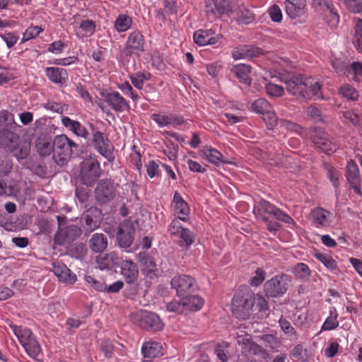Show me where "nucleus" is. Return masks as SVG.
Here are the masks:
<instances>
[{
  "label": "nucleus",
  "mask_w": 362,
  "mask_h": 362,
  "mask_svg": "<svg viewBox=\"0 0 362 362\" xmlns=\"http://www.w3.org/2000/svg\"><path fill=\"white\" fill-rule=\"evenodd\" d=\"M230 343L228 341H221L217 343L214 347V354L221 362H228L230 358L228 348Z\"/></svg>",
  "instance_id": "nucleus-40"
},
{
  "label": "nucleus",
  "mask_w": 362,
  "mask_h": 362,
  "mask_svg": "<svg viewBox=\"0 0 362 362\" xmlns=\"http://www.w3.org/2000/svg\"><path fill=\"white\" fill-rule=\"evenodd\" d=\"M265 88L267 94L271 97H281L284 93V89L282 86L272 83H267Z\"/></svg>",
  "instance_id": "nucleus-55"
},
{
  "label": "nucleus",
  "mask_w": 362,
  "mask_h": 362,
  "mask_svg": "<svg viewBox=\"0 0 362 362\" xmlns=\"http://www.w3.org/2000/svg\"><path fill=\"white\" fill-rule=\"evenodd\" d=\"M200 156L209 163L218 165L221 163H228L223 159V154L215 148L206 146L200 151Z\"/></svg>",
  "instance_id": "nucleus-32"
},
{
  "label": "nucleus",
  "mask_w": 362,
  "mask_h": 362,
  "mask_svg": "<svg viewBox=\"0 0 362 362\" xmlns=\"http://www.w3.org/2000/svg\"><path fill=\"white\" fill-rule=\"evenodd\" d=\"M96 23L89 19L81 21L79 26L76 29V35L79 39L91 37L95 32Z\"/></svg>",
  "instance_id": "nucleus-35"
},
{
  "label": "nucleus",
  "mask_w": 362,
  "mask_h": 362,
  "mask_svg": "<svg viewBox=\"0 0 362 362\" xmlns=\"http://www.w3.org/2000/svg\"><path fill=\"white\" fill-rule=\"evenodd\" d=\"M353 44L359 52L362 53V20L358 19L355 25V35Z\"/></svg>",
  "instance_id": "nucleus-47"
},
{
  "label": "nucleus",
  "mask_w": 362,
  "mask_h": 362,
  "mask_svg": "<svg viewBox=\"0 0 362 362\" xmlns=\"http://www.w3.org/2000/svg\"><path fill=\"white\" fill-rule=\"evenodd\" d=\"M142 362H153L156 358L163 355L161 343L155 341H146L142 344Z\"/></svg>",
  "instance_id": "nucleus-20"
},
{
  "label": "nucleus",
  "mask_w": 362,
  "mask_h": 362,
  "mask_svg": "<svg viewBox=\"0 0 362 362\" xmlns=\"http://www.w3.org/2000/svg\"><path fill=\"white\" fill-rule=\"evenodd\" d=\"M139 259L141 264V272L146 277L153 279L159 276L154 259L146 253H140Z\"/></svg>",
  "instance_id": "nucleus-22"
},
{
  "label": "nucleus",
  "mask_w": 362,
  "mask_h": 362,
  "mask_svg": "<svg viewBox=\"0 0 362 362\" xmlns=\"http://www.w3.org/2000/svg\"><path fill=\"white\" fill-rule=\"evenodd\" d=\"M45 72L47 78L56 84H64L69 77L66 70L63 68L46 67Z\"/></svg>",
  "instance_id": "nucleus-30"
},
{
  "label": "nucleus",
  "mask_w": 362,
  "mask_h": 362,
  "mask_svg": "<svg viewBox=\"0 0 362 362\" xmlns=\"http://www.w3.org/2000/svg\"><path fill=\"white\" fill-rule=\"evenodd\" d=\"M131 320L137 327L151 332H158L163 329L164 324L155 313L141 310L132 314Z\"/></svg>",
  "instance_id": "nucleus-7"
},
{
  "label": "nucleus",
  "mask_w": 362,
  "mask_h": 362,
  "mask_svg": "<svg viewBox=\"0 0 362 362\" xmlns=\"http://www.w3.org/2000/svg\"><path fill=\"white\" fill-rule=\"evenodd\" d=\"M134 233V227L132 222L124 221L121 223L117 233L119 245L124 248L129 247L133 243Z\"/></svg>",
  "instance_id": "nucleus-16"
},
{
  "label": "nucleus",
  "mask_w": 362,
  "mask_h": 362,
  "mask_svg": "<svg viewBox=\"0 0 362 362\" xmlns=\"http://www.w3.org/2000/svg\"><path fill=\"white\" fill-rule=\"evenodd\" d=\"M54 141L45 139H38L36 143L37 152L42 156H49L54 151Z\"/></svg>",
  "instance_id": "nucleus-44"
},
{
  "label": "nucleus",
  "mask_w": 362,
  "mask_h": 362,
  "mask_svg": "<svg viewBox=\"0 0 362 362\" xmlns=\"http://www.w3.org/2000/svg\"><path fill=\"white\" fill-rule=\"evenodd\" d=\"M173 288L176 291L177 296L184 297L188 293L193 291L196 287L195 279L187 274H179L173 276L170 281Z\"/></svg>",
  "instance_id": "nucleus-12"
},
{
  "label": "nucleus",
  "mask_w": 362,
  "mask_h": 362,
  "mask_svg": "<svg viewBox=\"0 0 362 362\" xmlns=\"http://www.w3.org/2000/svg\"><path fill=\"white\" fill-rule=\"evenodd\" d=\"M107 238L105 235L96 233L90 238L88 245L93 252H101L107 248Z\"/></svg>",
  "instance_id": "nucleus-36"
},
{
  "label": "nucleus",
  "mask_w": 362,
  "mask_h": 362,
  "mask_svg": "<svg viewBox=\"0 0 362 362\" xmlns=\"http://www.w3.org/2000/svg\"><path fill=\"white\" fill-rule=\"evenodd\" d=\"M222 38V35L216 33L213 29H200L194 33V42L199 46L216 45Z\"/></svg>",
  "instance_id": "nucleus-18"
},
{
  "label": "nucleus",
  "mask_w": 362,
  "mask_h": 362,
  "mask_svg": "<svg viewBox=\"0 0 362 362\" xmlns=\"http://www.w3.org/2000/svg\"><path fill=\"white\" fill-rule=\"evenodd\" d=\"M310 269L306 264L298 263L293 269V274L299 279H305L310 276Z\"/></svg>",
  "instance_id": "nucleus-52"
},
{
  "label": "nucleus",
  "mask_w": 362,
  "mask_h": 362,
  "mask_svg": "<svg viewBox=\"0 0 362 362\" xmlns=\"http://www.w3.org/2000/svg\"><path fill=\"white\" fill-rule=\"evenodd\" d=\"M182 299L179 300H172L167 304V310L169 312H174L177 313H182L185 309V304H184V297H181Z\"/></svg>",
  "instance_id": "nucleus-54"
},
{
  "label": "nucleus",
  "mask_w": 362,
  "mask_h": 362,
  "mask_svg": "<svg viewBox=\"0 0 362 362\" xmlns=\"http://www.w3.org/2000/svg\"><path fill=\"white\" fill-rule=\"evenodd\" d=\"M287 91L296 97L310 99L314 96L321 97L322 83L312 77L295 75L285 81Z\"/></svg>",
  "instance_id": "nucleus-1"
},
{
  "label": "nucleus",
  "mask_w": 362,
  "mask_h": 362,
  "mask_svg": "<svg viewBox=\"0 0 362 362\" xmlns=\"http://www.w3.org/2000/svg\"><path fill=\"white\" fill-rule=\"evenodd\" d=\"M53 146L54 148L53 158L57 165L63 166L71 158L74 148L77 149L78 144L66 135L61 134L55 136Z\"/></svg>",
  "instance_id": "nucleus-5"
},
{
  "label": "nucleus",
  "mask_w": 362,
  "mask_h": 362,
  "mask_svg": "<svg viewBox=\"0 0 362 362\" xmlns=\"http://www.w3.org/2000/svg\"><path fill=\"white\" fill-rule=\"evenodd\" d=\"M325 168L327 171V175L332 182L334 187L337 189L339 186V174L337 170L330 164H325Z\"/></svg>",
  "instance_id": "nucleus-51"
},
{
  "label": "nucleus",
  "mask_w": 362,
  "mask_h": 362,
  "mask_svg": "<svg viewBox=\"0 0 362 362\" xmlns=\"http://www.w3.org/2000/svg\"><path fill=\"white\" fill-rule=\"evenodd\" d=\"M338 313L334 307L329 308V315L322 325V331H329L339 326Z\"/></svg>",
  "instance_id": "nucleus-38"
},
{
  "label": "nucleus",
  "mask_w": 362,
  "mask_h": 362,
  "mask_svg": "<svg viewBox=\"0 0 362 362\" xmlns=\"http://www.w3.org/2000/svg\"><path fill=\"white\" fill-rule=\"evenodd\" d=\"M173 206L174 214L177 218L183 221H186L189 218L190 209L178 192L174 193Z\"/></svg>",
  "instance_id": "nucleus-23"
},
{
  "label": "nucleus",
  "mask_w": 362,
  "mask_h": 362,
  "mask_svg": "<svg viewBox=\"0 0 362 362\" xmlns=\"http://www.w3.org/2000/svg\"><path fill=\"white\" fill-rule=\"evenodd\" d=\"M146 173L151 178L159 175V165L157 162L154 160H150L146 165Z\"/></svg>",
  "instance_id": "nucleus-62"
},
{
  "label": "nucleus",
  "mask_w": 362,
  "mask_h": 362,
  "mask_svg": "<svg viewBox=\"0 0 362 362\" xmlns=\"http://www.w3.org/2000/svg\"><path fill=\"white\" fill-rule=\"evenodd\" d=\"M216 12L220 14L229 15L233 12L232 0H213Z\"/></svg>",
  "instance_id": "nucleus-45"
},
{
  "label": "nucleus",
  "mask_w": 362,
  "mask_h": 362,
  "mask_svg": "<svg viewBox=\"0 0 362 362\" xmlns=\"http://www.w3.org/2000/svg\"><path fill=\"white\" fill-rule=\"evenodd\" d=\"M146 45L144 36L141 31L136 30L129 34L123 52L126 56H139L146 50Z\"/></svg>",
  "instance_id": "nucleus-11"
},
{
  "label": "nucleus",
  "mask_w": 362,
  "mask_h": 362,
  "mask_svg": "<svg viewBox=\"0 0 362 362\" xmlns=\"http://www.w3.org/2000/svg\"><path fill=\"white\" fill-rule=\"evenodd\" d=\"M306 11V0H286V13L291 19L303 17Z\"/></svg>",
  "instance_id": "nucleus-25"
},
{
  "label": "nucleus",
  "mask_w": 362,
  "mask_h": 362,
  "mask_svg": "<svg viewBox=\"0 0 362 362\" xmlns=\"http://www.w3.org/2000/svg\"><path fill=\"white\" fill-rule=\"evenodd\" d=\"M66 47V45L62 40H57L48 45L47 51L56 54H61Z\"/></svg>",
  "instance_id": "nucleus-61"
},
{
  "label": "nucleus",
  "mask_w": 362,
  "mask_h": 362,
  "mask_svg": "<svg viewBox=\"0 0 362 362\" xmlns=\"http://www.w3.org/2000/svg\"><path fill=\"white\" fill-rule=\"evenodd\" d=\"M263 54V50L255 46L243 45L232 52V56L235 59L246 57H257Z\"/></svg>",
  "instance_id": "nucleus-29"
},
{
  "label": "nucleus",
  "mask_w": 362,
  "mask_h": 362,
  "mask_svg": "<svg viewBox=\"0 0 362 362\" xmlns=\"http://www.w3.org/2000/svg\"><path fill=\"white\" fill-rule=\"evenodd\" d=\"M100 163L95 158L85 159L81 163V180L86 186H92L100 176Z\"/></svg>",
  "instance_id": "nucleus-9"
},
{
  "label": "nucleus",
  "mask_w": 362,
  "mask_h": 362,
  "mask_svg": "<svg viewBox=\"0 0 362 362\" xmlns=\"http://www.w3.org/2000/svg\"><path fill=\"white\" fill-rule=\"evenodd\" d=\"M332 213L322 207L312 209L310 218L317 228H327L331 224Z\"/></svg>",
  "instance_id": "nucleus-26"
},
{
  "label": "nucleus",
  "mask_w": 362,
  "mask_h": 362,
  "mask_svg": "<svg viewBox=\"0 0 362 362\" xmlns=\"http://www.w3.org/2000/svg\"><path fill=\"white\" fill-rule=\"evenodd\" d=\"M279 323L282 331L284 332L285 334H287L291 337L296 335V332L294 327L286 319L281 317L279 320Z\"/></svg>",
  "instance_id": "nucleus-58"
},
{
  "label": "nucleus",
  "mask_w": 362,
  "mask_h": 362,
  "mask_svg": "<svg viewBox=\"0 0 362 362\" xmlns=\"http://www.w3.org/2000/svg\"><path fill=\"white\" fill-rule=\"evenodd\" d=\"M270 18L274 22H281L282 20V12L277 5H273L269 10Z\"/></svg>",
  "instance_id": "nucleus-63"
},
{
  "label": "nucleus",
  "mask_w": 362,
  "mask_h": 362,
  "mask_svg": "<svg viewBox=\"0 0 362 362\" xmlns=\"http://www.w3.org/2000/svg\"><path fill=\"white\" fill-rule=\"evenodd\" d=\"M253 212L255 216L264 221H267L268 215H272L277 220L294 226L295 221L286 213L269 202L261 199L254 204Z\"/></svg>",
  "instance_id": "nucleus-4"
},
{
  "label": "nucleus",
  "mask_w": 362,
  "mask_h": 362,
  "mask_svg": "<svg viewBox=\"0 0 362 362\" xmlns=\"http://www.w3.org/2000/svg\"><path fill=\"white\" fill-rule=\"evenodd\" d=\"M339 93L348 100L354 101L358 100V93L354 87L349 84L341 86L339 90Z\"/></svg>",
  "instance_id": "nucleus-46"
},
{
  "label": "nucleus",
  "mask_w": 362,
  "mask_h": 362,
  "mask_svg": "<svg viewBox=\"0 0 362 362\" xmlns=\"http://www.w3.org/2000/svg\"><path fill=\"white\" fill-rule=\"evenodd\" d=\"M13 119L12 114L6 111H0V128H6L12 122Z\"/></svg>",
  "instance_id": "nucleus-64"
},
{
  "label": "nucleus",
  "mask_w": 362,
  "mask_h": 362,
  "mask_svg": "<svg viewBox=\"0 0 362 362\" xmlns=\"http://www.w3.org/2000/svg\"><path fill=\"white\" fill-rule=\"evenodd\" d=\"M151 77V74L146 71H138L129 76L132 85L139 90L143 88L144 81L150 80Z\"/></svg>",
  "instance_id": "nucleus-42"
},
{
  "label": "nucleus",
  "mask_w": 362,
  "mask_h": 362,
  "mask_svg": "<svg viewBox=\"0 0 362 362\" xmlns=\"http://www.w3.org/2000/svg\"><path fill=\"white\" fill-rule=\"evenodd\" d=\"M132 24V19L125 14H119L115 21V28L119 33H123L129 29Z\"/></svg>",
  "instance_id": "nucleus-43"
},
{
  "label": "nucleus",
  "mask_w": 362,
  "mask_h": 362,
  "mask_svg": "<svg viewBox=\"0 0 362 362\" xmlns=\"http://www.w3.org/2000/svg\"><path fill=\"white\" fill-rule=\"evenodd\" d=\"M347 180L350 187L356 194H361V180L359 170L354 162H350L347 165Z\"/></svg>",
  "instance_id": "nucleus-27"
},
{
  "label": "nucleus",
  "mask_w": 362,
  "mask_h": 362,
  "mask_svg": "<svg viewBox=\"0 0 362 362\" xmlns=\"http://www.w3.org/2000/svg\"><path fill=\"white\" fill-rule=\"evenodd\" d=\"M97 264L100 269H112L118 263V258L115 252H112L104 256H99L96 259Z\"/></svg>",
  "instance_id": "nucleus-37"
},
{
  "label": "nucleus",
  "mask_w": 362,
  "mask_h": 362,
  "mask_svg": "<svg viewBox=\"0 0 362 362\" xmlns=\"http://www.w3.org/2000/svg\"><path fill=\"white\" fill-rule=\"evenodd\" d=\"M255 303L254 293L247 292H237L233 298L232 313L238 319L245 320L250 315V311Z\"/></svg>",
  "instance_id": "nucleus-6"
},
{
  "label": "nucleus",
  "mask_w": 362,
  "mask_h": 362,
  "mask_svg": "<svg viewBox=\"0 0 362 362\" xmlns=\"http://www.w3.org/2000/svg\"><path fill=\"white\" fill-rule=\"evenodd\" d=\"M62 124L68 130L72 132L77 136L87 139L88 136V132L84 126L79 122L71 119L67 116L62 115L61 117Z\"/></svg>",
  "instance_id": "nucleus-28"
},
{
  "label": "nucleus",
  "mask_w": 362,
  "mask_h": 362,
  "mask_svg": "<svg viewBox=\"0 0 362 362\" xmlns=\"http://www.w3.org/2000/svg\"><path fill=\"white\" fill-rule=\"evenodd\" d=\"M178 236L185 242L186 246L191 245L194 241V233L188 228H184Z\"/></svg>",
  "instance_id": "nucleus-59"
},
{
  "label": "nucleus",
  "mask_w": 362,
  "mask_h": 362,
  "mask_svg": "<svg viewBox=\"0 0 362 362\" xmlns=\"http://www.w3.org/2000/svg\"><path fill=\"white\" fill-rule=\"evenodd\" d=\"M251 70V66L245 64H238L233 66L231 71L236 76L240 83L250 86L252 83L250 76Z\"/></svg>",
  "instance_id": "nucleus-34"
},
{
  "label": "nucleus",
  "mask_w": 362,
  "mask_h": 362,
  "mask_svg": "<svg viewBox=\"0 0 362 362\" xmlns=\"http://www.w3.org/2000/svg\"><path fill=\"white\" fill-rule=\"evenodd\" d=\"M345 4L349 11L353 13L362 12V0H346Z\"/></svg>",
  "instance_id": "nucleus-60"
},
{
  "label": "nucleus",
  "mask_w": 362,
  "mask_h": 362,
  "mask_svg": "<svg viewBox=\"0 0 362 362\" xmlns=\"http://www.w3.org/2000/svg\"><path fill=\"white\" fill-rule=\"evenodd\" d=\"M151 118L159 127H177L185 123L184 117L182 115L175 114L153 113L151 115Z\"/></svg>",
  "instance_id": "nucleus-19"
},
{
  "label": "nucleus",
  "mask_w": 362,
  "mask_h": 362,
  "mask_svg": "<svg viewBox=\"0 0 362 362\" xmlns=\"http://www.w3.org/2000/svg\"><path fill=\"white\" fill-rule=\"evenodd\" d=\"M341 115L340 116L344 122H349L353 125H356L358 122V117L356 113H355L351 110H348L342 112Z\"/></svg>",
  "instance_id": "nucleus-57"
},
{
  "label": "nucleus",
  "mask_w": 362,
  "mask_h": 362,
  "mask_svg": "<svg viewBox=\"0 0 362 362\" xmlns=\"http://www.w3.org/2000/svg\"><path fill=\"white\" fill-rule=\"evenodd\" d=\"M52 272L59 281L66 284L73 285L77 280L76 275L60 262L52 263Z\"/></svg>",
  "instance_id": "nucleus-21"
},
{
  "label": "nucleus",
  "mask_w": 362,
  "mask_h": 362,
  "mask_svg": "<svg viewBox=\"0 0 362 362\" xmlns=\"http://www.w3.org/2000/svg\"><path fill=\"white\" fill-rule=\"evenodd\" d=\"M81 234V229L77 226L71 225L62 229L56 234L55 242L59 245L69 243L79 237Z\"/></svg>",
  "instance_id": "nucleus-24"
},
{
  "label": "nucleus",
  "mask_w": 362,
  "mask_h": 362,
  "mask_svg": "<svg viewBox=\"0 0 362 362\" xmlns=\"http://www.w3.org/2000/svg\"><path fill=\"white\" fill-rule=\"evenodd\" d=\"M116 188L110 179H103L99 181L95 189V199L98 202L105 204L114 199Z\"/></svg>",
  "instance_id": "nucleus-14"
},
{
  "label": "nucleus",
  "mask_w": 362,
  "mask_h": 362,
  "mask_svg": "<svg viewBox=\"0 0 362 362\" xmlns=\"http://www.w3.org/2000/svg\"><path fill=\"white\" fill-rule=\"evenodd\" d=\"M184 304H185V308L192 311L199 310L204 304V300L197 295L193 296H184Z\"/></svg>",
  "instance_id": "nucleus-39"
},
{
  "label": "nucleus",
  "mask_w": 362,
  "mask_h": 362,
  "mask_svg": "<svg viewBox=\"0 0 362 362\" xmlns=\"http://www.w3.org/2000/svg\"><path fill=\"white\" fill-rule=\"evenodd\" d=\"M9 327L28 355L35 360H40L42 356V349L32 331L13 324H9Z\"/></svg>",
  "instance_id": "nucleus-3"
},
{
  "label": "nucleus",
  "mask_w": 362,
  "mask_h": 362,
  "mask_svg": "<svg viewBox=\"0 0 362 362\" xmlns=\"http://www.w3.org/2000/svg\"><path fill=\"white\" fill-rule=\"evenodd\" d=\"M102 95L108 105L117 112H122L130 109L128 102L117 91L103 93Z\"/></svg>",
  "instance_id": "nucleus-17"
},
{
  "label": "nucleus",
  "mask_w": 362,
  "mask_h": 362,
  "mask_svg": "<svg viewBox=\"0 0 362 362\" xmlns=\"http://www.w3.org/2000/svg\"><path fill=\"white\" fill-rule=\"evenodd\" d=\"M311 137L315 145L328 155L333 153L337 148V144L334 139L322 129L315 128Z\"/></svg>",
  "instance_id": "nucleus-13"
},
{
  "label": "nucleus",
  "mask_w": 362,
  "mask_h": 362,
  "mask_svg": "<svg viewBox=\"0 0 362 362\" xmlns=\"http://www.w3.org/2000/svg\"><path fill=\"white\" fill-rule=\"evenodd\" d=\"M250 109L262 116L267 129H274L277 126L278 117L272 105L265 98H258L250 103Z\"/></svg>",
  "instance_id": "nucleus-8"
},
{
  "label": "nucleus",
  "mask_w": 362,
  "mask_h": 362,
  "mask_svg": "<svg viewBox=\"0 0 362 362\" xmlns=\"http://www.w3.org/2000/svg\"><path fill=\"white\" fill-rule=\"evenodd\" d=\"M9 327L28 355L35 360H40L42 356V349L32 331L13 324H9Z\"/></svg>",
  "instance_id": "nucleus-2"
},
{
  "label": "nucleus",
  "mask_w": 362,
  "mask_h": 362,
  "mask_svg": "<svg viewBox=\"0 0 362 362\" xmlns=\"http://www.w3.org/2000/svg\"><path fill=\"white\" fill-rule=\"evenodd\" d=\"M101 211L96 207L90 208L83 215L87 230L92 231L100 226Z\"/></svg>",
  "instance_id": "nucleus-33"
},
{
  "label": "nucleus",
  "mask_w": 362,
  "mask_h": 362,
  "mask_svg": "<svg viewBox=\"0 0 362 362\" xmlns=\"http://www.w3.org/2000/svg\"><path fill=\"white\" fill-rule=\"evenodd\" d=\"M289 276L286 274L276 275L267 281L264 285L265 293L276 298L284 295L288 288Z\"/></svg>",
  "instance_id": "nucleus-10"
},
{
  "label": "nucleus",
  "mask_w": 362,
  "mask_h": 362,
  "mask_svg": "<svg viewBox=\"0 0 362 362\" xmlns=\"http://www.w3.org/2000/svg\"><path fill=\"white\" fill-rule=\"evenodd\" d=\"M100 350L107 358H111L113 356L115 348L110 340H103L100 344Z\"/></svg>",
  "instance_id": "nucleus-56"
},
{
  "label": "nucleus",
  "mask_w": 362,
  "mask_h": 362,
  "mask_svg": "<svg viewBox=\"0 0 362 362\" xmlns=\"http://www.w3.org/2000/svg\"><path fill=\"white\" fill-rule=\"evenodd\" d=\"M1 38L5 42L8 49H11L16 44L19 39V35L16 32L6 30L0 34Z\"/></svg>",
  "instance_id": "nucleus-49"
},
{
  "label": "nucleus",
  "mask_w": 362,
  "mask_h": 362,
  "mask_svg": "<svg viewBox=\"0 0 362 362\" xmlns=\"http://www.w3.org/2000/svg\"><path fill=\"white\" fill-rule=\"evenodd\" d=\"M316 259L322 262L328 269L332 271L337 268V262L329 255L323 253H316Z\"/></svg>",
  "instance_id": "nucleus-48"
},
{
  "label": "nucleus",
  "mask_w": 362,
  "mask_h": 362,
  "mask_svg": "<svg viewBox=\"0 0 362 362\" xmlns=\"http://www.w3.org/2000/svg\"><path fill=\"white\" fill-rule=\"evenodd\" d=\"M93 143L95 149L100 155L110 162L114 160L113 146L103 132L96 131L93 134Z\"/></svg>",
  "instance_id": "nucleus-15"
},
{
  "label": "nucleus",
  "mask_w": 362,
  "mask_h": 362,
  "mask_svg": "<svg viewBox=\"0 0 362 362\" xmlns=\"http://www.w3.org/2000/svg\"><path fill=\"white\" fill-rule=\"evenodd\" d=\"M255 21L254 13L249 9L243 7L240 8L238 21L240 23L248 25Z\"/></svg>",
  "instance_id": "nucleus-50"
},
{
  "label": "nucleus",
  "mask_w": 362,
  "mask_h": 362,
  "mask_svg": "<svg viewBox=\"0 0 362 362\" xmlns=\"http://www.w3.org/2000/svg\"><path fill=\"white\" fill-rule=\"evenodd\" d=\"M84 280L88 286L98 292H105V289H107V284L101 278L86 274L84 276Z\"/></svg>",
  "instance_id": "nucleus-41"
},
{
  "label": "nucleus",
  "mask_w": 362,
  "mask_h": 362,
  "mask_svg": "<svg viewBox=\"0 0 362 362\" xmlns=\"http://www.w3.org/2000/svg\"><path fill=\"white\" fill-rule=\"evenodd\" d=\"M121 274L127 284L134 282L139 275L136 264L131 260L123 261L121 264Z\"/></svg>",
  "instance_id": "nucleus-31"
},
{
  "label": "nucleus",
  "mask_w": 362,
  "mask_h": 362,
  "mask_svg": "<svg viewBox=\"0 0 362 362\" xmlns=\"http://www.w3.org/2000/svg\"><path fill=\"white\" fill-rule=\"evenodd\" d=\"M266 278V272L262 267H258L255 272V275L250 279V285L254 287H257L262 284Z\"/></svg>",
  "instance_id": "nucleus-53"
}]
</instances>
